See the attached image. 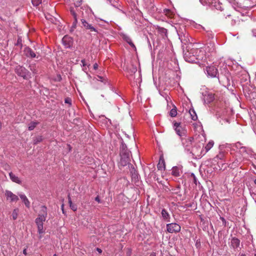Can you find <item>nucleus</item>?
<instances>
[{
	"label": "nucleus",
	"mask_w": 256,
	"mask_h": 256,
	"mask_svg": "<svg viewBox=\"0 0 256 256\" xmlns=\"http://www.w3.org/2000/svg\"><path fill=\"white\" fill-rule=\"evenodd\" d=\"M214 142L213 140H210L205 146L203 154H206L208 150H210L214 146Z\"/></svg>",
	"instance_id": "393cba45"
},
{
	"label": "nucleus",
	"mask_w": 256,
	"mask_h": 256,
	"mask_svg": "<svg viewBox=\"0 0 256 256\" xmlns=\"http://www.w3.org/2000/svg\"><path fill=\"white\" fill-rule=\"evenodd\" d=\"M162 218L167 222H170V216L168 212L165 209L163 208L161 212Z\"/></svg>",
	"instance_id": "aec40b11"
},
{
	"label": "nucleus",
	"mask_w": 256,
	"mask_h": 256,
	"mask_svg": "<svg viewBox=\"0 0 256 256\" xmlns=\"http://www.w3.org/2000/svg\"><path fill=\"white\" fill-rule=\"evenodd\" d=\"M24 53L26 56L31 58H38L40 56L39 52H35L32 50L28 47H26L24 48Z\"/></svg>",
	"instance_id": "9b49d317"
},
{
	"label": "nucleus",
	"mask_w": 256,
	"mask_h": 256,
	"mask_svg": "<svg viewBox=\"0 0 256 256\" xmlns=\"http://www.w3.org/2000/svg\"><path fill=\"white\" fill-rule=\"evenodd\" d=\"M81 22L82 24V27H84L87 30H89L90 32H94L95 33L97 32V30L96 28L92 24L88 23L86 20L84 19H81Z\"/></svg>",
	"instance_id": "ddd939ff"
},
{
	"label": "nucleus",
	"mask_w": 256,
	"mask_h": 256,
	"mask_svg": "<svg viewBox=\"0 0 256 256\" xmlns=\"http://www.w3.org/2000/svg\"><path fill=\"white\" fill-rule=\"evenodd\" d=\"M95 200L97 202H98V203H101L102 202V201L100 200V197L98 196L96 198H95Z\"/></svg>",
	"instance_id": "79ce46f5"
},
{
	"label": "nucleus",
	"mask_w": 256,
	"mask_h": 256,
	"mask_svg": "<svg viewBox=\"0 0 256 256\" xmlns=\"http://www.w3.org/2000/svg\"><path fill=\"white\" fill-rule=\"evenodd\" d=\"M64 204H62V210L63 213H64Z\"/></svg>",
	"instance_id": "3c124183"
},
{
	"label": "nucleus",
	"mask_w": 256,
	"mask_h": 256,
	"mask_svg": "<svg viewBox=\"0 0 256 256\" xmlns=\"http://www.w3.org/2000/svg\"><path fill=\"white\" fill-rule=\"evenodd\" d=\"M74 8L76 7H80V5L82 4V0H74Z\"/></svg>",
	"instance_id": "f704fd0d"
},
{
	"label": "nucleus",
	"mask_w": 256,
	"mask_h": 256,
	"mask_svg": "<svg viewBox=\"0 0 256 256\" xmlns=\"http://www.w3.org/2000/svg\"><path fill=\"white\" fill-rule=\"evenodd\" d=\"M166 230L169 233H178L180 231V226L176 223L168 224L166 226Z\"/></svg>",
	"instance_id": "9d476101"
},
{
	"label": "nucleus",
	"mask_w": 256,
	"mask_h": 256,
	"mask_svg": "<svg viewBox=\"0 0 256 256\" xmlns=\"http://www.w3.org/2000/svg\"><path fill=\"white\" fill-rule=\"evenodd\" d=\"M39 123L38 122H31L28 124V130L30 131L33 130Z\"/></svg>",
	"instance_id": "c85d7f7f"
},
{
	"label": "nucleus",
	"mask_w": 256,
	"mask_h": 256,
	"mask_svg": "<svg viewBox=\"0 0 256 256\" xmlns=\"http://www.w3.org/2000/svg\"><path fill=\"white\" fill-rule=\"evenodd\" d=\"M42 140L43 139L42 136H38L34 138V144H37L38 143L41 142Z\"/></svg>",
	"instance_id": "72a5a7b5"
},
{
	"label": "nucleus",
	"mask_w": 256,
	"mask_h": 256,
	"mask_svg": "<svg viewBox=\"0 0 256 256\" xmlns=\"http://www.w3.org/2000/svg\"><path fill=\"white\" fill-rule=\"evenodd\" d=\"M210 4L212 7H214L216 9L220 10H222V4L220 2H217L215 0L210 2Z\"/></svg>",
	"instance_id": "b1692460"
},
{
	"label": "nucleus",
	"mask_w": 256,
	"mask_h": 256,
	"mask_svg": "<svg viewBox=\"0 0 256 256\" xmlns=\"http://www.w3.org/2000/svg\"><path fill=\"white\" fill-rule=\"evenodd\" d=\"M202 144L200 143L196 144L192 147L190 152L196 157H201L204 155V150L203 148H202Z\"/></svg>",
	"instance_id": "20e7f679"
},
{
	"label": "nucleus",
	"mask_w": 256,
	"mask_h": 256,
	"mask_svg": "<svg viewBox=\"0 0 256 256\" xmlns=\"http://www.w3.org/2000/svg\"><path fill=\"white\" fill-rule=\"evenodd\" d=\"M122 38L126 41V42L132 48L134 49V50H136V47L135 46V45L132 42V40L131 39V38L127 36L126 34H122Z\"/></svg>",
	"instance_id": "a211bd4d"
},
{
	"label": "nucleus",
	"mask_w": 256,
	"mask_h": 256,
	"mask_svg": "<svg viewBox=\"0 0 256 256\" xmlns=\"http://www.w3.org/2000/svg\"><path fill=\"white\" fill-rule=\"evenodd\" d=\"M98 68V64H96V63H95L94 64V68L96 70H97Z\"/></svg>",
	"instance_id": "49530a36"
},
{
	"label": "nucleus",
	"mask_w": 256,
	"mask_h": 256,
	"mask_svg": "<svg viewBox=\"0 0 256 256\" xmlns=\"http://www.w3.org/2000/svg\"><path fill=\"white\" fill-rule=\"evenodd\" d=\"M131 74H134L137 71V68L136 66H134L132 65V68L130 70Z\"/></svg>",
	"instance_id": "4c0bfd02"
},
{
	"label": "nucleus",
	"mask_w": 256,
	"mask_h": 256,
	"mask_svg": "<svg viewBox=\"0 0 256 256\" xmlns=\"http://www.w3.org/2000/svg\"><path fill=\"white\" fill-rule=\"evenodd\" d=\"M64 102L66 104H68L69 105L71 104L72 100L69 98H65Z\"/></svg>",
	"instance_id": "58836bf2"
},
{
	"label": "nucleus",
	"mask_w": 256,
	"mask_h": 256,
	"mask_svg": "<svg viewBox=\"0 0 256 256\" xmlns=\"http://www.w3.org/2000/svg\"><path fill=\"white\" fill-rule=\"evenodd\" d=\"M178 113H170L171 117H176L177 116Z\"/></svg>",
	"instance_id": "c03bdc74"
},
{
	"label": "nucleus",
	"mask_w": 256,
	"mask_h": 256,
	"mask_svg": "<svg viewBox=\"0 0 256 256\" xmlns=\"http://www.w3.org/2000/svg\"><path fill=\"white\" fill-rule=\"evenodd\" d=\"M81 62L82 64L84 66L86 65V64H85V60H82Z\"/></svg>",
	"instance_id": "09e8293b"
},
{
	"label": "nucleus",
	"mask_w": 256,
	"mask_h": 256,
	"mask_svg": "<svg viewBox=\"0 0 256 256\" xmlns=\"http://www.w3.org/2000/svg\"><path fill=\"white\" fill-rule=\"evenodd\" d=\"M5 195L7 200H10V202H17L18 200V197L16 195L14 194L11 191L6 190Z\"/></svg>",
	"instance_id": "2eb2a0df"
},
{
	"label": "nucleus",
	"mask_w": 256,
	"mask_h": 256,
	"mask_svg": "<svg viewBox=\"0 0 256 256\" xmlns=\"http://www.w3.org/2000/svg\"><path fill=\"white\" fill-rule=\"evenodd\" d=\"M256 94V91L252 94V95Z\"/></svg>",
	"instance_id": "864d4df0"
},
{
	"label": "nucleus",
	"mask_w": 256,
	"mask_h": 256,
	"mask_svg": "<svg viewBox=\"0 0 256 256\" xmlns=\"http://www.w3.org/2000/svg\"><path fill=\"white\" fill-rule=\"evenodd\" d=\"M248 115L252 124H256V115L255 113H248Z\"/></svg>",
	"instance_id": "c756f323"
},
{
	"label": "nucleus",
	"mask_w": 256,
	"mask_h": 256,
	"mask_svg": "<svg viewBox=\"0 0 256 256\" xmlns=\"http://www.w3.org/2000/svg\"><path fill=\"white\" fill-rule=\"evenodd\" d=\"M225 156V154L224 152H220L216 156L215 158L220 159V160H223Z\"/></svg>",
	"instance_id": "2f4dec72"
},
{
	"label": "nucleus",
	"mask_w": 256,
	"mask_h": 256,
	"mask_svg": "<svg viewBox=\"0 0 256 256\" xmlns=\"http://www.w3.org/2000/svg\"><path fill=\"white\" fill-rule=\"evenodd\" d=\"M19 210L18 208H15L14 210L12 212V217L14 220H16L18 218Z\"/></svg>",
	"instance_id": "7c9ffc66"
},
{
	"label": "nucleus",
	"mask_w": 256,
	"mask_h": 256,
	"mask_svg": "<svg viewBox=\"0 0 256 256\" xmlns=\"http://www.w3.org/2000/svg\"><path fill=\"white\" fill-rule=\"evenodd\" d=\"M182 172V170L178 166H174L172 170V174L176 177L179 176Z\"/></svg>",
	"instance_id": "4be33fe9"
},
{
	"label": "nucleus",
	"mask_w": 256,
	"mask_h": 256,
	"mask_svg": "<svg viewBox=\"0 0 256 256\" xmlns=\"http://www.w3.org/2000/svg\"><path fill=\"white\" fill-rule=\"evenodd\" d=\"M200 1L201 2V4L203 5H205L207 4L206 0H200Z\"/></svg>",
	"instance_id": "a18cd8bd"
},
{
	"label": "nucleus",
	"mask_w": 256,
	"mask_h": 256,
	"mask_svg": "<svg viewBox=\"0 0 256 256\" xmlns=\"http://www.w3.org/2000/svg\"><path fill=\"white\" fill-rule=\"evenodd\" d=\"M23 254H25V255L27 253H26V249H24V250H23Z\"/></svg>",
	"instance_id": "8fccbe9b"
},
{
	"label": "nucleus",
	"mask_w": 256,
	"mask_h": 256,
	"mask_svg": "<svg viewBox=\"0 0 256 256\" xmlns=\"http://www.w3.org/2000/svg\"><path fill=\"white\" fill-rule=\"evenodd\" d=\"M96 251H98L100 254H101L102 252V250L100 248H96Z\"/></svg>",
	"instance_id": "de8ad7c7"
},
{
	"label": "nucleus",
	"mask_w": 256,
	"mask_h": 256,
	"mask_svg": "<svg viewBox=\"0 0 256 256\" xmlns=\"http://www.w3.org/2000/svg\"><path fill=\"white\" fill-rule=\"evenodd\" d=\"M82 8L70 6V12L72 15L73 16L74 21L72 23V27L76 28V24L78 22L77 16L80 14H82V12L81 10Z\"/></svg>",
	"instance_id": "39448f33"
},
{
	"label": "nucleus",
	"mask_w": 256,
	"mask_h": 256,
	"mask_svg": "<svg viewBox=\"0 0 256 256\" xmlns=\"http://www.w3.org/2000/svg\"><path fill=\"white\" fill-rule=\"evenodd\" d=\"M192 176H193L194 177V182L196 184H197V182H196V178L195 176L194 175V174H192Z\"/></svg>",
	"instance_id": "37998d69"
},
{
	"label": "nucleus",
	"mask_w": 256,
	"mask_h": 256,
	"mask_svg": "<svg viewBox=\"0 0 256 256\" xmlns=\"http://www.w3.org/2000/svg\"><path fill=\"white\" fill-rule=\"evenodd\" d=\"M54 256H56V254H54Z\"/></svg>",
	"instance_id": "bf43d9fd"
},
{
	"label": "nucleus",
	"mask_w": 256,
	"mask_h": 256,
	"mask_svg": "<svg viewBox=\"0 0 256 256\" xmlns=\"http://www.w3.org/2000/svg\"><path fill=\"white\" fill-rule=\"evenodd\" d=\"M47 216V208L44 206H41L38 217L35 220V223L38 228V232L40 234V239L42 238V234L44 232V222L46 221Z\"/></svg>",
	"instance_id": "f03ea898"
},
{
	"label": "nucleus",
	"mask_w": 256,
	"mask_h": 256,
	"mask_svg": "<svg viewBox=\"0 0 256 256\" xmlns=\"http://www.w3.org/2000/svg\"><path fill=\"white\" fill-rule=\"evenodd\" d=\"M182 142L185 150L190 152L194 146V138L192 137L182 138Z\"/></svg>",
	"instance_id": "0eeeda50"
},
{
	"label": "nucleus",
	"mask_w": 256,
	"mask_h": 256,
	"mask_svg": "<svg viewBox=\"0 0 256 256\" xmlns=\"http://www.w3.org/2000/svg\"><path fill=\"white\" fill-rule=\"evenodd\" d=\"M18 196H20V198L22 200V201L26 207L28 208H29L30 207V202L26 196L24 194H19Z\"/></svg>",
	"instance_id": "5701e85b"
},
{
	"label": "nucleus",
	"mask_w": 256,
	"mask_h": 256,
	"mask_svg": "<svg viewBox=\"0 0 256 256\" xmlns=\"http://www.w3.org/2000/svg\"><path fill=\"white\" fill-rule=\"evenodd\" d=\"M9 176L11 180L14 182H16L18 184H21L22 183V180H20V178L16 176L14 173L12 172H10L9 173Z\"/></svg>",
	"instance_id": "6ab92c4d"
},
{
	"label": "nucleus",
	"mask_w": 256,
	"mask_h": 256,
	"mask_svg": "<svg viewBox=\"0 0 256 256\" xmlns=\"http://www.w3.org/2000/svg\"><path fill=\"white\" fill-rule=\"evenodd\" d=\"M32 2L34 6H38L42 3V0H32Z\"/></svg>",
	"instance_id": "c9c22d12"
},
{
	"label": "nucleus",
	"mask_w": 256,
	"mask_h": 256,
	"mask_svg": "<svg viewBox=\"0 0 256 256\" xmlns=\"http://www.w3.org/2000/svg\"><path fill=\"white\" fill-rule=\"evenodd\" d=\"M150 256H156L154 254H151Z\"/></svg>",
	"instance_id": "603ef678"
},
{
	"label": "nucleus",
	"mask_w": 256,
	"mask_h": 256,
	"mask_svg": "<svg viewBox=\"0 0 256 256\" xmlns=\"http://www.w3.org/2000/svg\"><path fill=\"white\" fill-rule=\"evenodd\" d=\"M240 256H246V255L244 254H242Z\"/></svg>",
	"instance_id": "6e6d98bb"
},
{
	"label": "nucleus",
	"mask_w": 256,
	"mask_h": 256,
	"mask_svg": "<svg viewBox=\"0 0 256 256\" xmlns=\"http://www.w3.org/2000/svg\"><path fill=\"white\" fill-rule=\"evenodd\" d=\"M240 152L241 153H244V152L248 153L247 152V148L245 146H240Z\"/></svg>",
	"instance_id": "e433bc0d"
},
{
	"label": "nucleus",
	"mask_w": 256,
	"mask_h": 256,
	"mask_svg": "<svg viewBox=\"0 0 256 256\" xmlns=\"http://www.w3.org/2000/svg\"><path fill=\"white\" fill-rule=\"evenodd\" d=\"M220 219L222 220V221H224L225 220L224 218H220Z\"/></svg>",
	"instance_id": "5fc2aeb1"
},
{
	"label": "nucleus",
	"mask_w": 256,
	"mask_h": 256,
	"mask_svg": "<svg viewBox=\"0 0 256 256\" xmlns=\"http://www.w3.org/2000/svg\"><path fill=\"white\" fill-rule=\"evenodd\" d=\"M1 127H2V124H1V122H0V129L1 128Z\"/></svg>",
	"instance_id": "4d7b16f0"
},
{
	"label": "nucleus",
	"mask_w": 256,
	"mask_h": 256,
	"mask_svg": "<svg viewBox=\"0 0 256 256\" xmlns=\"http://www.w3.org/2000/svg\"><path fill=\"white\" fill-rule=\"evenodd\" d=\"M186 60L191 63L198 64L200 66H205L207 62L204 51L200 48H192L184 54Z\"/></svg>",
	"instance_id": "f257e3e1"
},
{
	"label": "nucleus",
	"mask_w": 256,
	"mask_h": 256,
	"mask_svg": "<svg viewBox=\"0 0 256 256\" xmlns=\"http://www.w3.org/2000/svg\"><path fill=\"white\" fill-rule=\"evenodd\" d=\"M171 104L172 105V108L170 110V112H176V106H174V105H172V104Z\"/></svg>",
	"instance_id": "a19ab883"
},
{
	"label": "nucleus",
	"mask_w": 256,
	"mask_h": 256,
	"mask_svg": "<svg viewBox=\"0 0 256 256\" xmlns=\"http://www.w3.org/2000/svg\"><path fill=\"white\" fill-rule=\"evenodd\" d=\"M182 112H195L191 102L188 99L184 100L182 102Z\"/></svg>",
	"instance_id": "6e6552de"
},
{
	"label": "nucleus",
	"mask_w": 256,
	"mask_h": 256,
	"mask_svg": "<svg viewBox=\"0 0 256 256\" xmlns=\"http://www.w3.org/2000/svg\"><path fill=\"white\" fill-rule=\"evenodd\" d=\"M130 152L128 150L126 144L122 142L120 147V166H124L130 164Z\"/></svg>",
	"instance_id": "7ed1b4c3"
},
{
	"label": "nucleus",
	"mask_w": 256,
	"mask_h": 256,
	"mask_svg": "<svg viewBox=\"0 0 256 256\" xmlns=\"http://www.w3.org/2000/svg\"><path fill=\"white\" fill-rule=\"evenodd\" d=\"M157 166L158 170H164L165 169V163L163 159L160 158Z\"/></svg>",
	"instance_id": "cd10ccee"
},
{
	"label": "nucleus",
	"mask_w": 256,
	"mask_h": 256,
	"mask_svg": "<svg viewBox=\"0 0 256 256\" xmlns=\"http://www.w3.org/2000/svg\"><path fill=\"white\" fill-rule=\"evenodd\" d=\"M214 99V94L212 92H208L207 94H205L204 96V102L206 103H210L212 102Z\"/></svg>",
	"instance_id": "f3484780"
},
{
	"label": "nucleus",
	"mask_w": 256,
	"mask_h": 256,
	"mask_svg": "<svg viewBox=\"0 0 256 256\" xmlns=\"http://www.w3.org/2000/svg\"><path fill=\"white\" fill-rule=\"evenodd\" d=\"M15 72L18 75L22 77L24 79H28L30 78L29 72L26 68L20 66H16Z\"/></svg>",
	"instance_id": "423d86ee"
},
{
	"label": "nucleus",
	"mask_w": 256,
	"mask_h": 256,
	"mask_svg": "<svg viewBox=\"0 0 256 256\" xmlns=\"http://www.w3.org/2000/svg\"><path fill=\"white\" fill-rule=\"evenodd\" d=\"M68 201L70 208L74 211L77 210V206L76 204H73L70 194L68 195Z\"/></svg>",
	"instance_id": "bb28decb"
},
{
	"label": "nucleus",
	"mask_w": 256,
	"mask_h": 256,
	"mask_svg": "<svg viewBox=\"0 0 256 256\" xmlns=\"http://www.w3.org/2000/svg\"><path fill=\"white\" fill-rule=\"evenodd\" d=\"M206 71L208 75L212 78L216 77L218 74V70L217 68L214 66H206Z\"/></svg>",
	"instance_id": "f8f14e48"
},
{
	"label": "nucleus",
	"mask_w": 256,
	"mask_h": 256,
	"mask_svg": "<svg viewBox=\"0 0 256 256\" xmlns=\"http://www.w3.org/2000/svg\"><path fill=\"white\" fill-rule=\"evenodd\" d=\"M164 13L169 18H171L173 16V13L169 10H164Z\"/></svg>",
	"instance_id": "473e14b6"
},
{
	"label": "nucleus",
	"mask_w": 256,
	"mask_h": 256,
	"mask_svg": "<svg viewBox=\"0 0 256 256\" xmlns=\"http://www.w3.org/2000/svg\"><path fill=\"white\" fill-rule=\"evenodd\" d=\"M240 244V240L236 237L232 238L230 242V246L234 249L238 248Z\"/></svg>",
	"instance_id": "dca6fc26"
},
{
	"label": "nucleus",
	"mask_w": 256,
	"mask_h": 256,
	"mask_svg": "<svg viewBox=\"0 0 256 256\" xmlns=\"http://www.w3.org/2000/svg\"><path fill=\"white\" fill-rule=\"evenodd\" d=\"M254 184H256V179L254 180Z\"/></svg>",
	"instance_id": "13d9d810"
},
{
	"label": "nucleus",
	"mask_w": 256,
	"mask_h": 256,
	"mask_svg": "<svg viewBox=\"0 0 256 256\" xmlns=\"http://www.w3.org/2000/svg\"><path fill=\"white\" fill-rule=\"evenodd\" d=\"M129 167L130 168V172L132 179L136 180L138 178V173L137 171L132 164H130V166H129Z\"/></svg>",
	"instance_id": "412c9836"
},
{
	"label": "nucleus",
	"mask_w": 256,
	"mask_h": 256,
	"mask_svg": "<svg viewBox=\"0 0 256 256\" xmlns=\"http://www.w3.org/2000/svg\"><path fill=\"white\" fill-rule=\"evenodd\" d=\"M184 117L187 118H190L193 120H196L198 119L196 113H185Z\"/></svg>",
	"instance_id": "a878e982"
},
{
	"label": "nucleus",
	"mask_w": 256,
	"mask_h": 256,
	"mask_svg": "<svg viewBox=\"0 0 256 256\" xmlns=\"http://www.w3.org/2000/svg\"><path fill=\"white\" fill-rule=\"evenodd\" d=\"M62 42L65 48H70L73 44V40L72 38L68 36H65L62 39Z\"/></svg>",
	"instance_id": "4468645a"
},
{
	"label": "nucleus",
	"mask_w": 256,
	"mask_h": 256,
	"mask_svg": "<svg viewBox=\"0 0 256 256\" xmlns=\"http://www.w3.org/2000/svg\"><path fill=\"white\" fill-rule=\"evenodd\" d=\"M173 128L176 131V134L180 136H182L185 135L186 130L182 126L180 122H178L176 121H174Z\"/></svg>",
	"instance_id": "1a4fd4ad"
},
{
	"label": "nucleus",
	"mask_w": 256,
	"mask_h": 256,
	"mask_svg": "<svg viewBox=\"0 0 256 256\" xmlns=\"http://www.w3.org/2000/svg\"><path fill=\"white\" fill-rule=\"evenodd\" d=\"M233 146H236L237 148H239L240 150V147L242 146V144L240 142H238L236 144H234Z\"/></svg>",
	"instance_id": "ea45409f"
}]
</instances>
